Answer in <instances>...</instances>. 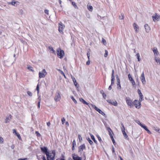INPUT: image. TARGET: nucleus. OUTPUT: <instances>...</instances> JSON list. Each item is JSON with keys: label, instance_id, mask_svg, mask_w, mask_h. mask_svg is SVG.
I'll list each match as a JSON object with an SVG mask.
<instances>
[{"label": "nucleus", "instance_id": "nucleus-1", "mask_svg": "<svg viewBox=\"0 0 160 160\" xmlns=\"http://www.w3.org/2000/svg\"><path fill=\"white\" fill-rule=\"evenodd\" d=\"M40 149L44 153H45L46 155L47 159L48 160V158H49V155H52V152L50 153L48 152V149L47 147H41Z\"/></svg>", "mask_w": 160, "mask_h": 160}, {"label": "nucleus", "instance_id": "nucleus-2", "mask_svg": "<svg viewBox=\"0 0 160 160\" xmlns=\"http://www.w3.org/2000/svg\"><path fill=\"white\" fill-rule=\"evenodd\" d=\"M52 155H49V158H48V160H55V157L56 155L55 150H52ZM42 160H47L44 156H42ZM47 160H48L47 159Z\"/></svg>", "mask_w": 160, "mask_h": 160}, {"label": "nucleus", "instance_id": "nucleus-3", "mask_svg": "<svg viewBox=\"0 0 160 160\" xmlns=\"http://www.w3.org/2000/svg\"><path fill=\"white\" fill-rule=\"evenodd\" d=\"M57 54L58 57L60 58H62L64 55V51L62 50L61 48H59L57 50Z\"/></svg>", "mask_w": 160, "mask_h": 160}, {"label": "nucleus", "instance_id": "nucleus-4", "mask_svg": "<svg viewBox=\"0 0 160 160\" xmlns=\"http://www.w3.org/2000/svg\"><path fill=\"white\" fill-rule=\"evenodd\" d=\"M58 24V31L61 33L63 34V31L65 28V26L61 22L59 23Z\"/></svg>", "mask_w": 160, "mask_h": 160}, {"label": "nucleus", "instance_id": "nucleus-5", "mask_svg": "<svg viewBox=\"0 0 160 160\" xmlns=\"http://www.w3.org/2000/svg\"><path fill=\"white\" fill-rule=\"evenodd\" d=\"M47 74V72L45 69H43L41 72L39 73V78H44Z\"/></svg>", "mask_w": 160, "mask_h": 160}, {"label": "nucleus", "instance_id": "nucleus-6", "mask_svg": "<svg viewBox=\"0 0 160 160\" xmlns=\"http://www.w3.org/2000/svg\"><path fill=\"white\" fill-rule=\"evenodd\" d=\"M140 101H138L137 100H135L133 102V105L135 106V107L138 109L140 108L141 103Z\"/></svg>", "mask_w": 160, "mask_h": 160}, {"label": "nucleus", "instance_id": "nucleus-7", "mask_svg": "<svg viewBox=\"0 0 160 160\" xmlns=\"http://www.w3.org/2000/svg\"><path fill=\"white\" fill-rule=\"evenodd\" d=\"M61 99V97L58 91H57L55 94V95L54 98V100L56 102L59 101Z\"/></svg>", "mask_w": 160, "mask_h": 160}, {"label": "nucleus", "instance_id": "nucleus-8", "mask_svg": "<svg viewBox=\"0 0 160 160\" xmlns=\"http://www.w3.org/2000/svg\"><path fill=\"white\" fill-rule=\"evenodd\" d=\"M126 102L127 104L130 106L131 107L133 106V102L131 100V99L129 97H126Z\"/></svg>", "mask_w": 160, "mask_h": 160}, {"label": "nucleus", "instance_id": "nucleus-9", "mask_svg": "<svg viewBox=\"0 0 160 160\" xmlns=\"http://www.w3.org/2000/svg\"><path fill=\"white\" fill-rule=\"evenodd\" d=\"M86 149V146L84 144H83L80 146L78 147V152H80L81 154L82 153V152L84 149Z\"/></svg>", "mask_w": 160, "mask_h": 160}, {"label": "nucleus", "instance_id": "nucleus-10", "mask_svg": "<svg viewBox=\"0 0 160 160\" xmlns=\"http://www.w3.org/2000/svg\"><path fill=\"white\" fill-rule=\"evenodd\" d=\"M107 101L110 104L114 106H117L118 105L117 102L116 100H112L109 99L107 100Z\"/></svg>", "mask_w": 160, "mask_h": 160}, {"label": "nucleus", "instance_id": "nucleus-11", "mask_svg": "<svg viewBox=\"0 0 160 160\" xmlns=\"http://www.w3.org/2000/svg\"><path fill=\"white\" fill-rule=\"evenodd\" d=\"M128 76L129 80L131 82L133 87H135V82L134 80L132 78V77L131 76L130 74H128Z\"/></svg>", "mask_w": 160, "mask_h": 160}, {"label": "nucleus", "instance_id": "nucleus-12", "mask_svg": "<svg viewBox=\"0 0 160 160\" xmlns=\"http://www.w3.org/2000/svg\"><path fill=\"white\" fill-rule=\"evenodd\" d=\"M140 78L142 83L143 84H145L146 82L145 79V78L143 72L142 74H141Z\"/></svg>", "mask_w": 160, "mask_h": 160}, {"label": "nucleus", "instance_id": "nucleus-13", "mask_svg": "<svg viewBox=\"0 0 160 160\" xmlns=\"http://www.w3.org/2000/svg\"><path fill=\"white\" fill-rule=\"evenodd\" d=\"M72 158L73 160H82V158L75 154H72Z\"/></svg>", "mask_w": 160, "mask_h": 160}, {"label": "nucleus", "instance_id": "nucleus-14", "mask_svg": "<svg viewBox=\"0 0 160 160\" xmlns=\"http://www.w3.org/2000/svg\"><path fill=\"white\" fill-rule=\"evenodd\" d=\"M138 92L140 98L139 99V101H142V98H143V96L141 91L140 89H138Z\"/></svg>", "mask_w": 160, "mask_h": 160}, {"label": "nucleus", "instance_id": "nucleus-15", "mask_svg": "<svg viewBox=\"0 0 160 160\" xmlns=\"http://www.w3.org/2000/svg\"><path fill=\"white\" fill-rule=\"evenodd\" d=\"M145 28L146 30V31L148 32L150 30V28L148 25V24H145L144 25Z\"/></svg>", "mask_w": 160, "mask_h": 160}, {"label": "nucleus", "instance_id": "nucleus-16", "mask_svg": "<svg viewBox=\"0 0 160 160\" xmlns=\"http://www.w3.org/2000/svg\"><path fill=\"white\" fill-rule=\"evenodd\" d=\"M97 111H98L99 113L102 114V115L104 116L105 118L107 117L106 114L100 109H98Z\"/></svg>", "mask_w": 160, "mask_h": 160}, {"label": "nucleus", "instance_id": "nucleus-17", "mask_svg": "<svg viewBox=\"0 0 160 160\" xmlns=\"http://www.w3.org/2000/svg\"><path fill=\"white\" fill-rule=\"evenodd\" d=\"M72 79L73 81L74 82L75 86H76V87L77 88H78L79 87V85H78V83L76 81L75 79V78L74 77H73V78L72 77Z\"/></svg>", "mask_w": 160, "mask_h": 160}, {"label": "nucleus", "instance_id": "nucleus-18", "mask_svg": "<svg viewBox=\"0 0 160 160\" xmlns=\"http://www.w3.org/2000/svg\"><path fill=\"white\" fill-rule=\"evenodd\" d=\"M79 100L81 102H82L83 103L88 105V106L90 107V106L89 105V103L86 102V101L83 99L82 98H79Z\"/></svg>", "mask_w": 160, "mask_h": 160}, {"label": "nucleus", "instance_id": "nucleus-19", "mask_svg": "<svg viewBox=\"0 0 160 160\" xmlns=\"http://www.w3.org/2000/svg\"><path fill=\"white\" fill-rule=\"evenodd\" d=\"M152 51L154 54L158 55V52L156 47H154L152 49Z\"/></svg>", "mask_w": 160, "mask_h": 160}, {"label": "nucleus", "instance_id": "nucleus-20", "mask_svg": "<svg viewBox=\"0 0 160 160\" xmlns=\"http://www.w3.org/2000/svg\"><path fill=\"white\" fill-rule=\"evenodd\" d=\"M12 116L10 115H9V116L7 117L6 119L5 122L6 123H8L10 121V120Z\"/></svg>", "mask_w": 160, "mask_h": 160}, {"label": "nucleus", "instance_id": "nucleus-21", "mask_svg": "<svg viewBox=\"0 0 160 160\" xmlns=\"http://www.w3.org/2000/svg\"><path fill=\"white\" fill-rule=\"evenodd\" d=\"M160 17V16L159 15H158L157 14L155 16H152V18L153 19V20L154 21L155 19L156 20H158L159 19V18Z\"/></svg>", "mask_w": 160, "mask_h": 160}, {"label": "nucleus", "instance_id": "nucleus-22", "mask_svg": "<svg viewBox=\"0 0 160 160\" xmlns=\"http://www.w3.org/2000/svg\"><path fill=\"white\" fill-rule=\"evenodd\" d=\"M133 26L134 29L135 30V31H136V32H138V31L137 30V29L138 28V27L137 26V24L135 23H134L133 24Z\"/></svg>", "mask_w": 160, "mask_h": 160}, {"label": "nucleus", "instance_id": "nucleus-23", "mask_svg": "<svg viewBox=\"0 0 160 160\" xmlns=\"http://www.w3.org/2000/svg\"><path fill=\"white\" fill-rule=\"evenodd\" d=\"M90 136H91L92 139L94 141V142L95 143H97V142L95 140V138L94 136L92 134H90Z\"/></svg>", "mask_w": 160, "mask_h": 160}, {"label": "nucleus", "instance_id": "nucleus-24", "mask_svg": "<svg viewBox=\"0 0 160 160\" xmlns=\"http://www.w3.org/2000/svg\"><path fill=\"white\" fill-rule=\"evenodd\" d=\"M76 142L75 140H73L72 142V150H74L75 149L74 147L76 146Z\"/></svg>", "mask_w": 160, "mask_h": 160}, {"label": "nucleus", "instance_id": "nucleus-25", "mask_svg": "<svg viewBox=\"0 0 160 160\" xmlns=\"http://www.w3.org/2000/svg\"><path fill=\"white\" fill-rule=\"evenodd\" d=\"M122 133L123 136H124V138L126 139H128V135H127V134L126 133V132H125V131H122Z\"/></svg>", "mask_w": 160, "mask_h": 160}, {"label": "nucleus", "instance_id": "nucleus-26", "mask_svg": "<svg viewBox=\"0 0 160 160\" xmlns=\"http://www.w3.org/2000/svg\"><path fill=\"white\" fill-rule=\"evenodd\" d=\"M124 14L123 13H121L120 15L119 16V18L120 19H124Z\"/></svg>", "mask_w": 160, "mask_h": 160}, {"label": "nucleus", "instance_id": "nucleus-27", "mask_svg": "<svg viewBox=\"0 0 160 160\" xmlns=\"http://www.w3.org/2000/svg\"><path fill=\"white\" fill-rule=\"evenodd\" d=\"M17 2H15L14 1H12L11 2H10V3L12 5L14 6H17V4H16V3Z\"/></svg>", "mask_w": 160, "mask_h": 160}, {"label": "nucleus", "instance_id": "nucleus-28", "mask_svg": "<svg viewBox=\"0 0 160 160\" xmlns=\"http://www.w3.org/2000/svg\"><path fill=\"white\" fill-rule=\"evenodd\" d=\"M121 124L122 126V127H121L122 132L125 131V129L123 124L122 123H121Z\"/></svg>", "mask_w": 160, "mask_h": 160}, {"label": "nucleus", "instance_id": "nucleus-29", "mask_svg": "<svg viewBox=\"0 0 160 160\" xmlns=\"http://www.w3.org/2000/svg\"><path fill=\"white\" fill-rule=\"evenodd\" d=\"M136 56L137 57V58L138 59V61L139 62L141 61V59L140 58V55L139 53H137L136 55Z\"/></svg>", "mask_w": 160, "mask_h": 160}, {"label": "nucleus", "instance_id": "nucleus-30", "mask_svg": "<svg viewBox=\"0 0 160 160\" xmlns=\"http://www.w3.org/2000/svg\"><path fill=\"white\" fill-rule=\"evenodd\" d=\"M28 69H29L30 71H31L32 72L34 71L33 68L30 66H28Z\"/></svg>", "mask_w": 160, "mask_h": 160}, {"label": "nucleus", "instance_id": "nucleus-31", "mask_svg": "<svg viewBox=\"0 0 160 160\" xmlns=\"http://www.w3.org/2000/svg\"><path fill=\"white\" fill-rule=\"evenodd\" d=\"M93 108L96 111H97V110L99 108H98L95 105L91 104Z\"/></svg>", "mask_w": 160, "mask_h": 160}, {"label": "nucleus", "instance_id": "nucleus-32", "mask_svg": "<svg viewBox=\"0 0 160 160\" xmlns=\"http://www.w3.org/2000/svg\"><path fill=\"white\" fill-rule=\"evenodd\" d=\"M87 140L90 145H92L93 143V142L89 138H88L87 139Z\"/></svg>", "mask_w": 160, "mask_h": 160}, {"label": "nucleus", "instance_id": "nucleus-33", "mask_svg": "<svg viewBox=\"0 0 160 160\" xmlns=\"http://www.w3.org/2000/svg\"><path fill=\"white\" fill-rule=\"evenodd\" d=\"M71 98L75 103H77V101L75 100V99H74V97L73 96H71Z\"/></svg>", "mask_w": 160, "mask_h": 160}, {"label": "nucleus", "instance_id": "nucleus-34", "mask_svg": "<svg viewBox=\"0 0 160 160\" xmlns=\"http://www.w3.org/2000/svg\"><path fill=\"white\" fill-rule=\"evenodd\" d=\"M102 42L104 45H106L107 44L106 41L103 38H102Z\"/></svg>", "mask_w": 160, "mask_h": 160}, {"label": "nucleus", "instance_id": "nucleus-35", "mask_svg": "<svg viewBox=\"0 0 160 160\" xmlns=\"http://www.w3.org/2000/svg\"><path fill=\"white\" fill-rule=\"evenodd\" d=\"M88 9L90 11H92V10L93 8L91 6H89L88 7Z\"/></svg>", "mask_w": 160, "mask_h": 160}, {"label": "nucleus", "instance_id": "nucleus-36", "mask_svg": "<svg viewBox=\"0 0 160 160\" xmlns=\"http://www.w3.org/2000/svg\"><path fill=\"white\" fill-rule=\"evenodd\" d=\"M108 54V52L107 50H105V53L104 55V56L106 58L107 57Z\"/></svg>", "mask_w": 160, "mask_h": 160}, {"label": "nucleus", "instance_id": "nucleus-37", "mask_svg": "<svg viewBox=\"0 0 160 160\" xmlns=\"http://www.w3.org/2000/svg\"><path fill=\"white\" fill-rule=\"evenodd\" d=\"M111 139H112V142L113 143V144L115 145L116 144V142H115V141L113 138V136H111Z\"/></svg>", "mask_w": 160, "mask_h": 160}, {"label": "nucleus", "instance_id": "nucleus-38", "mask_svg": "<svg viewBox=\"0 0 160 160\" xmlns=\"http://www.w3.org/2000/svg\"><path fill=\"white\" fill-rule=\"evenodd\" d=\"M27 93L29 96H30V97H32V93L29 91H28L27 92Z\"/></svg>", "mask_w": 160, "mask_h": 160}, {"label": "nucleus", "instance_id": "nucleus-39", "mask_svg": "<svg viewBox=\"0 0 160 160\" xmlns=\"http://www.w3.org/2000/svg\"><path fill=\"white\" fill-rule=\"evenodd\" d=\"M141 127L143 128L146 131L148 129L147 127L144 125H142Z\"/></svg>", "mask_w": 160, "mask_h": 160}, {"label": "nucleus", "instance_id": "nucleus-40", "mask_svg": "<svg viewBox=\"0 0 160 160\" xmlns=\"http://www.w3.org/2000/svg\"><path fill=\"white\" fill-rule=\"evenodd\" d=\"M78 137L79 139V141L81 142L82 140V137L80 134L78 135Z\"/></svg>", "mask_w": 160, "mask_h": 160}, {"label": "nucleus", "instance_id": "nucleus-41", "mask_svg": "<svg viewBox=\"0 0 160 160\" xmlns=\"http://www.w3.org/2000/svg\"><path fill=\"white\" fill-rule=\"evenodd\" d=\"M48 48L50 51H52L53 53H54L55 52L53 48L52 47L49 46L48 47Z\"/></svg>", "mask_w": 160, "mask_h": 160}, {"label": "nucleus", "instance_id": "nucleus-42", "mask_svg": "<svg viewBox=\"0 0 160 160\" xmlns=\"http://www.w3.org/2000/svg\"><path fill=\"white\" fill-rule=\"evenodd\" d=\"M117 84L118 86V89H121V87L120 85V83H117Z\"/></svg>", "mask_w": 160, "mask_h": 160}, {"label": "nucleus", "instance_id": "nucleus-43", "mask_svg": "<svg viewBox=\"0 0 160 160\" xmlns=\"http://www.w3.org/2000/svg\"><path fill=\"white\" fill-rule=\"evenodd\" d=\"M136 122L138 123L141 127L142 126V124L139 121L137 120V121H136Z\"/></svg>", "mask_w": 160, "mask_h": 160}, {"label": "nucleus", "instance_id": "nucleus-44", "mask_svg": "<svg viewBox=\"0 0 160 160\" xmlns=\"http://www.w3.org/2000/svg\"><path fill=\"white\" fill-rule=\"evenodd\" d=\"M44 12L45 13L47 14V15H48V14H49V11L48 10H47V9H45V10H44Z\"/></svg>", "mask_w": 160, "mask_h": 160}, {"label": "nucleus", "instance_id": "nucleus-45", "mask_svg": "<svg viewBox=\"0 0 160 160\" xmlns=\"http://www.w3.org/2000/svg\"><path fill=\"white\" fill-rule=\"evenodd\" d=\"M65 118H63L62 119H61V121H62V124H63L64 123V122L65 121Z\"/></svg>", "mask_w": 160, "mask_h": 160}, {"label": "nucleus", "instance_id": "nucleus-46", "mask_svg": "<svg viewBox=\"0 0 160 160\" xmlns=\"http://www.w3.org/2000/svg\"><path fill=\"white\" fill-rule=\"evenodd\" d=\"M36 133L37 134V137H39L41 136V134L39 133L38 131H36Z\"/></svg>", "mask_w": 160, "mask_h": 160}, {"label": "nucleus", "instance_id": "nucleus-47", "mask_svg": "<svg viewBox=\"0 0 160 160\" xmlns=\"http://www.w3.org/2000/svg\"><path fill=\"white\" fill-rule=\"evenodd\" d=\"M72 4L73 5L75 8H76L77 7V6L76 5V3L74 2H72Z\"/></svg>", "mask_w": 160, "mask_h": 160}, {"label": "nucleus", "instance_id": "nucleus-48", "mask_svg": "<svg viewBox=\"0 0 160 160\" xmlns=\"http://www.w3.org/2000/svg\"><path fill=\"white\" fill-rule=\"evenodd\" d=\"M155 61L159 63V64L160 65V59H155Z\"/></svg>", "mask_w": 160, "mask_h": 160}, {"label": "nucleus", "instance_id": "nucleus-49", "mask_svg": "<svg viewBox=\"0 0 160 160\" xmlns=\"http://www.w3.org/2000/svg\"><path fill=\"white\" fill-rule=\"evenodd\" d=\"M108 131L109 133H110V132H111L112 133V130L110 128H108Z\"/></svg>", "mask_w": 160, "mask_h": 160}, {"label": "nucleus", "instance_id": "nucleus-50", "mask_svg": "<svg viewBox=\"0 0 160 160\" xmlns=\"http://www.w3.org/2000/svg\"><path fill=\"white\" fill-rule=\"evenodd\" d=\"M3 142V139L2 137H0V143H2Z\"/></svg>", "mask_w": 160, "mask_h": 160}, {"label": "nucleus", "instance_id": "nucleus-51", "mask_svg": "<svg viewBox=\"0 0 160 160\" xmlns=\"http://www.w3.org/2000/svg\"><path fill=\"white\" fill-rule=\"evenodd\" d=\"M97 137L98 139V140L100 142H101L102 141V139H101V137L99 135H97Z\"/></svg>", "mask_w": 160, "mask_h": 160}, {"label": "nucleus", "instance_id": "nucleus-52", "mask_svg": "<svg viewBox=\"0 0 160 160\" xmlns=\"http://www.w3.org/2000/svg\"><path fill=\"white\" fill-rule=\"evenodd\" d=\"M36 89V90L38 91V93L39 90V85L38 84L37 86Z\"/></svg>", "mask_w": 160, "mask_h": 160}, {"label": "nucleus", "instance_id": "nucleus-53", "mask_svg": "<svg viewBox=\"0 0 160 160\" xmlns=\"http://www.w3.org/2000/svg\"><path fill=\"white\" fill-rule=\"evenodd\" d=\"M87 56L88 58V59H89V57H90V53L89 52H88L87 53Z\"/></svg>", "mask_w": 160, "mask_h": 160}, {"label": "nucleus", "instance_id": "nucleus-54", "mask_svg": "<svg viewBox=\"0 0 160 160\" xmlns=\"http://www.w3.org/2000/svg\"><path fill=\"white\" fill-rule=\"evenodd\" d=\"M60 73L64 76L65 78H66V77L63 71H61V72Z\"/></svg>", "mask_w": 160, "mask_h": 160}, {"label": "nucleus", "instance_id": "nucleus-55", "mask_svg": "<svg viewBox=\"0 0 160 160\" xmlns=\"http://www.w3.org/2000/svg\"><path fill=\"white\" fill-rule=\"evenodd\" d=\"M90 64V61L89 59L86 62V64L87 65H89Z\"/></svg>", "mask_w": 160, "mask_h": 160}, {"label": "nucleus", "instance_id": "nucleus-56", "mask_svg": "<svg viewBox=\"0 0 160 160\" xmlns=\"http://www.w3.org/2000/svg\"><path fill=\"white\" fill-rule=\"evenodd\" d=\"M115 78L114 76H111V81H114Z\"/></svg>", "mask_w": 160, "mask_h": 160}, {"label": "nucleus", "instance_id": "nucleus-57", "mask_svg": "<svg viewBox=\"0 0 160 160\" xmlns=\"http://www.w3.org/2000/svg\"><path fill=\"white\" fill-rule=\"evenodd\" d=\"M102 95L103 98L105 99H106V94L105 93H103Z\"/></svg>", "mask_w": 160, "mask_h": 160}, {"label": "nucleus", "instance_id": "nucleus-58", "mask_svg": "<svg viewBox=\"0 0 160 160\" xmlns=\"http://www.w3.org/2000/svg\"><path fill=\"white\" fill-rule=\"evenodd\" d=\"M112 151L113 153H114L115 152L114 148L113 146H112Z\"/></svg>", "mask_w": 160, "mask_h": 160}, {"label": "nucleus", "instance_id": "nucleus-59", "mask_svg": "<svg viewBox=\"0 0 160 160\" xmlns=\"http://www.w3.org/2000/svg\"><path fill=\"white\" fill-rule=\"evenodd\" d=\"M12 131H13V133H15V134H17V132L16 131L15 129H13Z\"/></svg>", "mask_w": 160, "mask_h": 160}, {"label": "nucleus", "instance_id": "nucleus-60", "mask_svg": "<svg viewBox=\"0 0 160 160\" xmlns=\"http://www.w3.org/2000/svg\"><path fill=\"white\" fill-rule=\"evenodd\" d=\"M155 130L158 132L159 133H160V129L158 128H156L155 129Z\"/></svg>", "mask_w": 160, "mask_h": 160}, {"label": "nucleus", "instance_id": "nucleus-61", "mask_svg": "<svg viewBox=\"0 0 160 160\" xmlns=\"http://www.w3.org/2000/svg\"><path fill=\"white\" fill-rule=\"evenodd\" d=\"M27 159V158H20L18 159V160H26Z\"/></svg>", "mask_w": 160, "mask_h": 160}, {"label": "nucleus", "instance_id": "nucleus-62", "mask_svg": "<svg viewBox=\"0 0 160 160\" xmlns=\"http://www.w3.org/2000/svg\"><path fill=\"white\" fill-rule=\"evenodd\" d=\"M38 100H39V101H38V102H41V98L40 97H39L38 99Z\"/></svg>", "mask_w": 160, "mask_h": 160}, {"label": "nucleus", "instance_id": "nucleus-63", "mask_svg": "<svg viewBox=\"0 0 160 160\" xmlns=\"http://www.w3.org/2000/svg\"><path fill=\"white\" fill-rule=\"evenodd\" d=\"M113 134V133L112 132H112H110V133H109V135L110 137V138L111 137V136H112V134Z\"/></svg>", "mask_w": 160, "mask_h": 160}, {"label": "nucleus", "instance_id": "nucleus-64", "mask_svg": "<svg viewBox=\"0 0 160 160\" xmlns=\"http://www.w3.org/2000/svg\"><path fill=\"white\" fill-rule=\"evenodd\" d=\"M40 102H38V106L39 108H40Z\"/></svg>", "mask_w": 160, "mask_h": 160}]
</instances>
